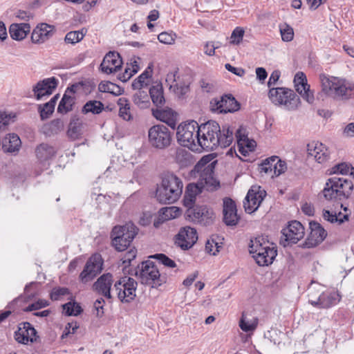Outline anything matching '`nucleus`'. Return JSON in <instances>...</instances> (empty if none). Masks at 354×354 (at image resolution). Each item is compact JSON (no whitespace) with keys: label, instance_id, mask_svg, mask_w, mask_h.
I'll return each instance as SVG.
<instances>
[{"label":"nucleus","instance_id":"51","mask_svg":"<svg viewBox=\"0 0 354 354\" xmlns=\"http://www.w3.org/2000/svg\"><path fill=\"white\" fill-rule=\"evenodd\" d=\"M351 167V165L345 162H342L334 166L332 168V172L333 174H348L350 171Z\"/></svg>","mask_w":354,"mask_h":354},{"label":"nucleus","instance_id":"11","mask_svg":"<svg viewBox=\"0 0 354 354\" xmlns=\"http://www.w3.org/2000/svg\"><path fill=\"white\" fill-rule=\"evenodd\" d=\"M138 286L137 281L130 277H122L115 282L113 289L118 299L122 303H130L134 300Z\"/></svg>","mask_w":354,"mask_h":354},{"label":"nucleus","instance_id":"13","mask_svg":"<svg viewBox=\"0 0 354 354\" xmlns=\"http://www.w3.org/2000/svg\"><path fill=\"white\" fill-rule=\"evenodd\" d=\"M281 244L283 247L297 243L304 238L305 232L302 224L297 221H292L288 225L281 230Z\"/></svg>","mask_w":354,"mask_h":354},{"label":"nucleus","instance_id":"40","mask_svg":"<svg viewBox=\"0 0 354 354\" xmlns=\"http://www.w3.org/2000/svg\"><path fill=\"white\" fill-rule=\"evenodd\" d=\"M104 104L100 101L90 100L84 105L82 108V113L99 114L104 110Z\"/></svg>","mask_w":354,"mask_h":354},{"label":"nucleus","instance_id":"56","mask_svg":"<svg viewBox=\"0 0 354 354\" xmlns=\"http://www.w3.org/2000/svg\"><path fill=\"white\" fill-rule=\"evenodd\" d=\"M287 169L286 163L280 159V161L275 165L274 169V176H278L285 172Z\"/></svg>","mask_w":354,"mask_h":354},{"label":"nucleus","instance_id":"50","mask_svg":"<svg viewBox=\"0 0 354 354\" xmlns=\"http://www.w3.org/2000/svg\"><path fill=\"white\" fill-rule=\"evenodd\" d=\"M49 305L48 301L44 299H39L37 301L28 305L24 309V312L37 310Z\"/></svg>","mask_w":354,"mask_h":354},{"label":"nucleus","instance_id":"18","mask_svg":"<svg viewBox=\"0 0 354 354\" xmlns=\"http://www.w3.org/2000/svg\"><path fill=\"white\" fill-rule=\"evenodd\" d=\"M214 163H209L204 167L201 171L198 183L202 187L203 189L207 191H214L220 187L219 182L214 176Z\"/></svg>","mask_w":354,"mask_h":354},{"label":"nucleus","instance_id":"19","mask_svg":"<svg viewBox=\"0 0 354 354\" xmlns=\"http://www.w3.org/2000/svg\"><path fill=\"white\" fill-rule=\"evenodd\" d=\"M309 225L310 232L304 244V247L308 248L318 245L323 242L327 236L326 231L319 223L313 221Z\"/></svg>","mask_w":354,"mask_h":354},{"label":"nucleus","instance_id":"25","mask_svg":"<svg viewBox=\"0 0 354 354\" xmlns=\"http://www.w3.org/2000/svg\"><path fill=\"white\" fill-rule=\"evenodd\" d=\"M294 83L297 91L308 103L312 104L314 102V95L310 90V86L307 83L305 74L303 72L296 73L294 78Z\"/></svg>","mask_w":354,"mask_h":354},{"label":"nucleus","instance_id":"5","mask_svg":"<svg viewBox=\"0 0 354 354\" xmlns=\"http://www.w3.org/2000/svg\"><path fill=\"white\" fill-rule=\"evenodd\" d=\"M135 274L142 284L153 288H158L166 282L165 277L161 276L157 266L149 260L142 262L141 266H138Z\"/></svg>","mask_w":354,"mask_h":354},{"label":"nucleus","instance_id":"57","mask_svg":"<svg viewBox=\"0 0 354 354\" xmlns=\"http://www.w3.org/2000/svg\"><path fill=\"white\" fill-rule=\"evenodd\" d=\"M225 68L228 71L232 72V73L235 74L236 75L239 77H242L245 75V71L242 68H236L232 66L230 64H226L225 66Z\"/></svg>","mask_w":354,"mask_h":354},{"label":"nucleus","instance_id":"33","mask_svg":"<svg viewBox=\"0 0 354 354\" xmlns=\"http://www.w3.org/2000/svg\"><path fill=\"white\" fill-rule=\"evenodd\" d=\"M149 98H151L152 102L157 108H161L165 103V99L163 94V88L162 84H158L152 86L149 88Z\"/></svg>","mask_w":354,"mask_h":354},{"label":"nucleus","instance_id":"45","mask_svg":"<svg viewBox=\"0 0 354 354\" xmlns=\"http://www.w3.org/2000/svg\"><path fill=\"white\" fill-rule=\"evenodd\" d=\"M54 110L55 107L48 102L38 106V111L42 120L48 119L53 114Z\"/></svg>","mask_w":354,"mask_h":354},{"label":"nucleus","instance_id":"28","mask_svg":"<svg viewBox=\"0 0 354 354\" xmlns=\"http://www.w3.org/2000/svg\"><path fill=\"white\" fill-rule=\"evenodd\" d=\"M340 300V297L338 293L333 292H323L320 295L317 300L309 299V302L313 306L322 308H328L337 304Z\"/></svg>","mask_w":354,"mask_h":354},{"label":"nucleus","instance_id":"29","mask_svg":"<svg viewBox=\"0 0 354 354\" xmlns=\"http://www.w3.org/2000/svg\"><path fill=\"white\" fill-rule=\"evenodd\" d=\"M30 26L28 23L12 24L9 27V33L14 40H23L30 31Z\"/></svg>","mask_w":354,"mask_h":354},{"label":"nucleus","instance_id":"32","mask_svg":"<svg viewBox=\"0 0 354 354\" xmlns=\"http://www.w3.org/2000/svg\"><path fill=\"white\" fill-rule=\"evenodd\" d=\"M57 153L55 148L47 143H41L35 149V154L40 162L46 161L53 158Z\"/></svg>","mask_w":354,"mask_h":354},{"label":"nucleus","instance_id":"30","mask_svg":"<svg viewBox=\"0 0 354 354\" xmlns=\"http://www.w3.org/2000/svg\"><path fill=\"white\" fill-rule=\"evenodd\" d=\"M153 115L157 119L171 127L173 129L176 127L175 113L171 109H156L152 110Z\"/></svg>","mask_w":354,"mask_h":354},{"label":"nucleus","instance_id":"58","mask_svg":"<svg viewBox=\"0 0 354 354\" xmlns=\"http://www.w3.org/2000/svg\"><path fill=\"white\" fill-rule=\"evenodd\" d=\"M78 327L79 326L77 325V323H68L65 328V330L62 335V337L64 338L66 336L71 333L74 334L75 333V330L78 328Z\"/></svg>","mask_w":354,"mask_h":354},{"label":"nucleus","instance_id":"46","mask_svg":"<svg viewBox=\"0 0 354 354\" xmlns=\"http://www.w3.org/2000/svg\"><path fill=\"white\" fill-rule=\"evenodd\" d=\"M151 258L156 259L158 261V262L165 267H168L170 268H175L176 264L174 260L168 257L165 254H156L150 257Z\"/></svg>","mask_w":354,"mask_h":354},{"label":"nucleus","instance_id":"6","mask_svg":"<svg viewBox=\"0 0 354 354\" xmlns=\"http://www.w3.org/2000/svg\"><path fill=\"white\" fill-rule=\"evenodd\" d=\"M173 140V133L167 126L158 124L148 130V143L156 150H165L170 147Z\"/></svg>","mask_w":354,"mask_h":354},{"label":"nucleus","instance_id":"43","mask_svg":"<svg viewBox=\"0 0 354 354\" xmlns=\"http://www.w3.org/2000/svg\"><path fill=\"white\" fill-rule=\"evenodd\" d=\"M281 39L283 41H291L294 38L293 28L287 24L279 26Z\"/></svg>","mask_w":354,"mask_h":354},{"label":"nucleus","instance_id":"3","mask_svg":"<svg viewBox=\"0 0 354 354\" xmlns=\"http://www.w3.org/2000/svg\"><path fill=\"white\" fill-rule=\"evenodd\" d=\"M249 251L260 266L271 264L277 255V250L274 244L266 241L263 236L250 240Z\"/></svg>","mask_w":354,"mask_h":354},{"label":"nucleus","instance_id":"61","mask_svg":"<svg viewBox=\"0 0 354 354\" xmlns=\"http://www.w3.org/2000/svg\"><path fill=\"white\" fill-rule=\"evenodd\" d=\"M178 211V209L176 207H165L160 209V212L165 215V219H169L171 217H174L175 216H173L172 213Z\"/></svg>","mask_w":354,"mask_h":354},{"label":"nucleus","instance_id":"42","mask_svg":"<svg viewBox=\"0 0 354 354\" xmlns=\"http://www.w3.org/2000/svg\"><path fill=\"white\" fill-rule=\"evenodd\" d=\"M86 32L84 28L80 30H75L68 32L64 38V41L67 44H75L82 41Z\"/></svg>","mask_w":354,"mask_h":354},{"label":"nucleus","instance_id":"12","mask_svg":"<svg viewBox=\"0 0 354 354\" xmlns=\"http://www.w3.org/2000/svg\"><path fill=\"white\" fill-rule=\"evenodd\" d=\"M209 104L211 111L219 113H234L241 107L240 103L232 94H225L220 98H213Z\"/></svg>","mask_w":354,"mask_h":354},{"label":"nucleus","instance_id":"53","mask_svg":"<svg viewBox=\"0 0 354 354\" xmlns=\"http://www.w3.org/2000/svg\"><path fill=\"white\" fill-rule=\"evenodd\" d=\"M105 301L104 299H97L93 304V307L96 310V315L97 317H101L104 315V304Z\"/></svg>","mask_w":354,"mask_h":354},{"label":"nucleus","instance_id":"2","mask_svg":"<svg viewBox=\"0 0 354 354\" xmlns=\"http://www.w3.org/2000/svg\"><path fill=\"white\" fill-rule=\"evenodd\" d=\"M183 188V183L179 177L174 173L165 172L156 189V197L160 203L171 204L180 198Z\"/></svg>","mask_w":354,"mask_h":354},{"label":"nucleus","instance_id":"20","mask_svg":"<svg viewBox=\"0 0 354 354\" xmlns=\"http://www.w3.org/2000/svg\"><path fill=\"white\" fill-rule=\"evenodd\" d=\"M15 339L20 344H28V342L37 341V331L29 322L19 324L18 330L15 332Z\"/></svg>","mask_w":354,"mask_h":354},{"label":"nucleus","instance_id":"54","mask_svg":"<svg viewBox=\"0 0 354 354\" xmlns=\"http://www.w3.org/2000/svg\"><path fill=\"white\" fill-rule=\"evenodd\" d=\"M137 251L135 248L129 250L123 257L122 261L124 264H130L131 261L136 257Z\"/></svg>","mask_w":354,"mask_h":354},{"label":"nucleus","instance_id":"8","mask_svg":"<svg viewBox=\"0 0 354 354\" xmlns=\"http://www.w3.org/2000/svg\"><path fill=\"white\" fill-rule=\"evenodd\" d=\"M322 90L328 95H334L335 97L348 98L351 95V88L345 80L335 77L320 76Z\"/></svg>","mask_w":354,"mask_h":354},{"label":"nucleus","instance_id":"41","mask_svg":"<svg viewBox=\"0 0 354 354\" xmlns=\"http://www.w3.org/2000/svg\"><path fill=\"white\" fill-rule=\"evenodd\" d=\"M98 90L102 93H109L115 95L121 94L120 87L111 82H101L98 85Z\"/></svg>","mask_w":354,"mask_h":354},{"label":"nucleus","instance_id":"27","mask_svg":"<svg viewBox=\"0 0 354 354\" xmlns=\"http://www.w3.org/2000/svg\"><path fill=\"white\" fill-rule=\"evenodd\" d=\"M54 27L47 24L38 25L32 31L31 40L34 44H42L53 35Z\"/></svg>","mask_w":354,"mask_h":354},{"label":"nucleus","instance_id":"16","mask_svg":"<svg viewBox=\"0 0 354 354\" xmlns=\"http://www.w3.org/2000/svg\"><path fill=\"white\" fill-rule=\"evenodd\" d=\"M185 216L189 220L203 225L209 224L214 216L213 211L205 205L192 206L187 209Z\"/></svg>","mask_w":354,"mask_h":354},{"label":"nucleus","instance_id":"1","mask_svg":"<svg viewBox=\"0 0 354 354\" xmlns=\"http://www.w3.org/2000/svg\"><path fill=\"white\" fill-rule=\"evenodd\" d=\"M197 144L203 149L209 151H214L218 147L226 148L234 140V131L227 125L222 128L214 120H209L198 125Z\"/></svg>","mask_w":354,"mask_h":354},{"label":"nucleus","instance_id":"4","mask_svg":"<svg viewBox=\"0 0 354 354\" xmlns=\"http://www.w3.org/2000/svg\"><path fill=\"white\" fill-rule=\"evenodd\" d=\"M353 183L344 177H332L328 179L322 191L327 201H342L348 198L352 194Z\"/></svg>","mask_w":354,"mask_h":354},{"label":"nucleus","instance_id":"14","mask_svg":"<svg viewBox=\"0 0 354 354\" xmlns=\"http://www.w3.org/2000/svg\"><path fill=\"white\" fill-rule=\"evenodd\" d=\"M103 260L100 254L92 255L80 274V280L86 283L93 280L102 270Z\"/></svg>","mask_w":354,"mask_h":354},{"label":"nucleus","instance_id":"48","mask_svg":"<svg viewBox=\"0 0 354 354\" xmlns=\"http://www.w3.org/2000/svg\"><path fill=\"white\" fill-rule=\"evenodd\" d=\"M70 294L69 289L65 287L54 288L50 295V299L54 301L59 300L61 297Z\"/></svg>","mask_w":354,"mask_h":354},{"label":"nucleus","instance_id":"38","mask_svg":"<svg viewBox=\"0 0 354 354\" xmlns=\"http://www.w3.org/2000/svg\"><path fill=\"white\" fill-rule=\"evenodd\" d=\"M322 216L325 220L329 221L330 223H338L339 225L348 221L349 217L348 214L342 215L341 212H339L337 214L336 212H330L327 209L323 210Z\"/></svg>","mask_w":354,"mask_h":354},{"label":"nucleus","instance_id":"7","mask_svg":"<svg viewBox=\"0 0 354 354\" xmlns=\"http://www.w3.org/2000/svg\"><path fill=\"white\" fill-rule=\"evenodd\" d=\"M138 233V228L132 223L115 226L111 234L112 244L118 251H124Z\"/></svg>","mask_w":354,"mask_h":354},{"label":"nucleus","instance_id":"39","mask_svg":"<svg viewBox=\"0 0 354 354\" xmlns=\"http://www.w3.org/2000/svg\"><path fill=\"white\" fill-rule=\"evenodd\" d=\"M68 136L75 140L78 139L82 135V123L78 119L73 120L68 125L67 131Z\"/></svg>","mask_w":354,"mask_h":354},{"label":"nucleus","instance_id":"35","mask_svg":"<svg viewBox=\"0 0 354 354\" xmlns=\"http://www.w3.org/2000/svg\"><path fill=\"white\" fill-rule=\"evenodd\" d=\"M280 161L279 157L273 156L266 158L259 165V171L261 173L268 174L271 177H274V169L275 165Z\"/></svg>","mask_w":354,"mask_h":354},{"label":"nucleus","instance_id":"36","mask_svg":"<svg viewBox=\"0 0 354 354\" xmlns=\"http://www.w3.org/2000/svg\"><path fill=\"white\" fill-rule=\"evenodd\" d=\"M138 91L133 95V101L136 105L140 109L149 107L150 104L149 95L147 92L141 89Z\"/></svg>","mask_w":354,"mask_h":354},{"label":"nucleus","instance_id":"59","mask_svg":"<svg viewBox=\"0 0 354 354\" xmlns=\"http://www.w3.org/2000/svg\"><path fill=\"white\" fill-rule=\"evenodd\" d=\"M133 75L134 73H131V70H130L129 64H127V66L125 68L124 72L118 75V79L120 81L125 82L128 81Z\"/></svg>","mask_w":354,"mask_h":354},{"label":"nucleus","instance_id":"26","mask_svg":"<svg viewBox=\"0 0 354 354\" xmlns=\"http://www.w3.org/2000/svg\"><path fill=\"white\" fill-rule=\"evenodd\" d=\"M113 282V277L111 273L101 275L93 283V290L107 299L112 298L111 288Z\"/></svg>","mask_w":354,"mask_h":354},{"label":"nucleus","instance_id":"64","mask_svg":"<svg viewBox=\"0 0 354 354\" xmlns=\"http://www.w3.org/2000/svg\"><path fill=\"white\" fill-rule=\"evenodd\" d=\"M281 75V72L279 70L274 71L270 76L268 86V87H271L272 85L275 84L276 82L279 80Z\"/></svg>","mask_w":354,"mask_h":354},{"label":"nucleus","instance_id":"17","mask_svg":"<svg viewBox=\"0 0 354 354\" xmlns=\"http://www.w3.org/2000/svg\"><path fill=\"white\" fill-rule=\"evenodd\" d=\"M198 240L196 230L189 226L181 227L175 236V244L183 250L191 248Z\"/></svg>","mask_w":354,"mask_h":354},{"label":"nucleus","instance_id":"9","mask_svg":"<svg viewBox=\"0 0 354 354\" xmlns=\"http://www.w3.org/2000/svg\"><path fill=\"white\" fill-rule=\"evenodd\" d=\"M268 95L272 103L284 105L288 109H296L299 102V97L292 90L283 87L270 88Z\"/></svg>","mask_w":354,"mask_h":354},{"label":"nucleus","instance_id":"34","mask_svg":"<svg viewBox=\"0 0 354 354\" xmlns=\"http://www.w3.org/2000/svg\"><path fill=\"white\" fill-rule=\"evenodd\" d=\"M152 75V65L148 66L146 70L141 73L136 79L132 82L131 86L133 89H141L144 86L149 85V79Z\"/></svg>","mask_w":354,"mask_h":354},{"label":"nucleus","instance_id":"37","mask_svg":"<svg viewBox=\"0 0 354 354\" xmlns=\"http://www.w3.org/2000/svg\"><path fill=\"white\" fill-rule=\"evenodd\" d=\"M75 104V97L64 93L57 107V112L65 114L72 111Z\"/></svg>","mask_w":354,"mask_h":354},{"label":"nucleus","instance_id":"55","mask_svg":"<svg viewBox=\"0 0 354 354\" xmlns=\"http://www.w3.org/2000/svg\"><path fill=\"white\" fill-rule=\"evenodd\" d=\"M196 201V197L193 195L189 194V193H185L184 198H183V205L187 208H190L192 206H194V203Z\"/></svg>","mask_w":354,"mask_h":354},{"label":"nucleus","instance_id":"60","mask_svg":"<svg viewBox=\"0 0 354 354\" xmlns=\"http://www.w3.org/2000/svg\"><path fill=\"white\" fill-rule=\"evenodd\" d=\"M64 122L60 119L53 120L50 122V129L52 131H62L64 129Z\"/></svg>","mask_w":354,"mask_h":354},{"label":"nucleus","instance_id":"15","mask_svg":"<svg viewBox=\"0 0 354 354\" xmlns=\"http://www.w3.org/2000/svg\"><path fill=\"white\" fill-rule=\"evenodd\" d=\"M266 195V192L261 189L260 186H252L243 201V207L245 212L252 214L257 210Z\"/></svg>","mask_w":354,"mask_h":354},{"label":"nucleus","instance_id":"47","mask_svg":"<svg viewBox=\"0 0 354 354\" xmlns=\"http://www.w3.org/2000/svg\"><path fill=\"white\" fill-rule=\"evenodd\" d=\"M176 38V33L171 32H162L160 33L158 36V39L160 42L167 44V45H171L174 44L175 42V39Z\"/></svg>","mask_w":354,"mask_h":354},{"label":"nucleus","instance_id":"24","mask_svg":"<svg viewBox=\"0 0 354 354\" xmlns=\"http://www.w3.org/2000/svg\"><path fill=\"white\" fill-rule=\"evenodd\" d=\"M308 153L313 156L319 163H325L330 160V151L322 142L313 141L307 145Z\"/></svg>","mask_w":354,"mask_h":354},{"label":"nucleus","instance_id":"49","mask_svg":"<svg viewBox=\"0 0 354 354\" xmlns=\"http://www.w3.org/2000/svg\"><path fill=\"white\" fill-rule=\"evenodd\" d=\"M245 30L241 27H236L231 35V41L230 43L232 44L238 45L243 40V37L244 36Z\"/></svg>","mask_w":354,"mask_h":354},{"label":"nucleus","instance_id":"62","mask_svg":"<svg viewBox=\"0 0 354 354\" xmlns=\"http://www.w3.org/2000/svg\"><path fill=\"white\" fill-rule=\"evenodd\" d=\"M140 60V58L138 57H133L130 59V64L129 66L130 67V70H131V73L136 74L140 69L138 61Z\"/></svg>","mask_w":354,"mask_h":354},{"label":"nucleus","instance_id":"63","mask_svg":"<svg viewBox=\"0 0 354 354\" xmlns=\"http://www.w3.org/2000/svg\"><path fill=\"white\" fill-rule=\"evenodd\" d=\"M10 117L6 113H0V131L6 129V127L9 124Z\"/></svg>","mask_w":354,"mask_h":354},{"label":"nucleus","instance_id":"31","mask_svg":"<svg viewBox=\"0 0 354 354\" xmlns=\"http://www.w3.org/2000/svg\"><path fill=\"white\" fill-rule=\"evenodd\" d=\"M21 142L15 133L7 135L2 140V149L6 153H14L19 150Z\"/></svg>","mask_w":354,"mask_h":354},{"label":"nucleus","instance_id":"21","mask_svg":"<svg viewBox=\"0 0 354 354\" xmlns=\"http://www.w3.org/2000/svg\"><path fill=\"white\" fill-rule=\"evenodd\" d=\"M57 84L58 80L55 77L39 81L32 89L35 98L37 100H39L44 96L50 95L53 91L57 88Z\"/></svg>","mask_w":354,"mask_h":354},{"label":"nucleus","instance_id":"10","mask_svg":"<svg viewBox=\"0 0 354 354\" xmlns=\"http://www.w3.org/2000/svg\"><path fill=\"white\" fill-rule=\"evenodd\" d=\"M198 128V124L194 120L180 124L176 132L178 142L183 147L194 149L197 143Z\"/></svg>","mask_w":354,"mask_h":354},{"label":"nucleus","instance_id":"52","mask_svg":"<svg viewBox=\"0 0 354 354\" xmlns=\"http://www.w3.org/2000/svg\"><path fill=\"white\" fill-rule=\"evenodd\" d=\"M203 191V188L198 182L196 184L189 183L186 187L185 192L195 197Z\"/></svg>","mask_w":354,"mask_h":354},{"label":"nucleus","instance_id":"44","mask_svg":"<svg viewBox=\"0 0 354 354\" xmlns=\"http://www.w3.org/2000/svg\"><path fill=\"white\" fill-rule=\"evenodd\" d=\"M257 326V319L253 321L246 320L245 315L243 313L241 319L239 322V327L244 332H250L256 329Z\"/></svg>","mask_w":354,"mask_h":354},{"label":"nucleus","instance_id":"22","mask_svg":"<svg viewBox=\"0 0 354 354\" xmlns=\"http://www.w3.org/2000/svg\"><path fill=\"white\" fill-rule=\"evenodd\" d=\"M122 64L118 53L110 51L104 56L100 64L102 71L106 74H111L118 71Z\"/></svg>","mask_w":354,"mask_h":354},{"label":"nucleus","instance_id":"23","mask_svg":"<svg viewBox=\"0 0 354 354\" xmlns=\"http://www.w3.org/2000/svg\"><path fill=\"white\" fill-rule=\"evenodd\" d=\"M223 222L227 226H235L238 224L240 216L237 214V209L235 202L230 198L223 200Z\"/></svg>","mask_w":354,"mask_h":354}]
</instances>
